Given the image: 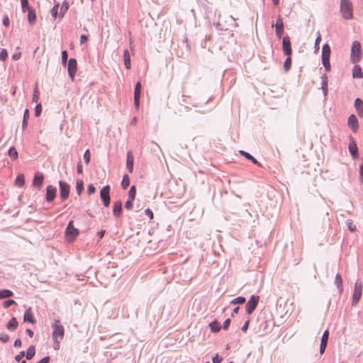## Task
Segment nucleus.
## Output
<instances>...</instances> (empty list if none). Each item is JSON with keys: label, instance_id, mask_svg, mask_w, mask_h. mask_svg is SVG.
<instances>
[{"label": "nucleus", "instance_id": "3c124183", "mask_svg": "<svg viewBox=\"0 0 363 363\" xmlns=\"http://www.w3.org/2000/svg\"><path fill=\"white\" fill-rule=\"evenodd\" d=\"M133 200H131L130 199L127 201L125 203V207L126 209L128 210H130L132 208H133Z\"/></svg>", "mask_w": 363, "mask_h": 363}, {"label": "nucleus", "instance_id": "4d7b16f0", "mask_svg": "<svg viewBox=\"0 0 363 363\" xmlns=\"http://www.w3.org/2000/svg\"><path fill=\"white\" fill-rule=\"evenodd\" d=\"M77 189L78 194H79L81 193V191H82V189H83L82 182H77Z\"/></svg>", "mask_w": 363, "mask_h": 363}, {"label": "nucleus", "instance_id": "f704fd0d", "mask_svg": "<svg viewBox=\"0 0 363 363\" xmlns=\"http://www.w3.org/2000/svg\"><path fill=\"white\" fill-rule=\"evenodd\" d=\"M28 21L31 23H33L36 20V15L34 11L33 10H28Z\"/></svg>", "mask_w": 363, "mask_h": 363}, {"label": "nucleus", "instance_id": "09e8293b", "mask_svg": "<svg viewBox=\"0 0 363 363\" xmlns=\"http://www.w3.org/2000/svg\"><path fill=\"white\" fill-rule=\"evenodd\" d=\"M96 189L93 184H89L87 188V192L89 195L95 193Z\"/></svg>", "mask_w": 363, "mask_h": 363}, {"label": "nucleus", "instance_id": "a211bd4d", "mask_svg": "<svg viewBox=\"0 0 363 363\" xmlns=\"http://www.w3.org/2000/svg\"><path fill=\"white\" fill-rule=\"evenodd\" d=\"M348 125L354 132L357 130L359 125L357 117L354 115L350 116L348 118Z\"/></svg>", "mask_w": 363, "mask_h": 363}, {"label": "nucleus", "instance_id": "7c9ffc66", "mask_svg": "<svg viewBox=\"0 0 363 363\" xmlns=\"http://www.w3.org/2000/svg\"><path fill=\"white\" fill-rule=\"evenodd\" d=\"M240 153L242 155L245 156L248 160H250L254 164L259 165L258 161L254 157H252L251 155H250L249 153H247V152H245L243 150H240Z\"/></svg>", "mask_w": 363, "mask_h": 363}, {"label": "nucleus", "instance_id": "473e14b6", "mask_svg": "<svg viewBox=\"0 0 363 363\" xmlns=\"http://www.w3.org/2000/svg\"><path fill=\"white\" fill-rule=\"evenodd\" d=\"M335 283L337 285V288L342 290V280L340 274H337L335 276Z\"/></svg>", "mask_w": 363, "mask_h": 363}, {"label": "nucleus", "instance_id": "4c0bfd02", "mask_svg": "<svg viewBox=\"0 0 363 363\" xmlns=\"http://www.w3.org/2000/svg\"><path fill=\"white\" fill-rule=\"evenodd\" d=\"M218 325H219L218 323L216 321L212 322L210 324L211 330L213 332H218L220 330V327Z\"/></svg>", "mask_w": 363, "mask_h": 363}, {"label": "nucleus", "instance_id": "423d86ee", "mask_svg": "<svg viewBox=\"0 0 363 363\" xmlns=\"http://www.w3.org/2000/svg\"><path fill=\"white\" fill-rule=\"evenodd\" d=\"M330 48L329 45L325 44L322 49V62L327 71L330 69Z\"/></svg>", "mask_w": 363, "mask_h": 363}, {"label": "nucleus", "instance_id": "864d4df0", "mask_svg": "<svg viewBox=\"0 0 363 363\" xmlns=\"http://www.w3.org/2000/svg\"><path fill=\"white\" fill-rule=\"evenodd\" d=\"M25 355V352H21L18 354L16 355L15 357V359L16 362H20L22 358L24 357Z\"/></svg>", "mask_w": 363, "mask_h": 363}, {"label": "nucleus", "instance_id": "f8f14e48", "mask_svg": "<svg viewBox=\"0 0 363 363\" xmlns=\"http://www.w3.org/2000/svg\"><path fill=\"white\" fill-rule=\"evenodd\" d=\"M60 197L62 199L65 200L69 196V186L65 182H60Z\"/></svg>", "mask_w": 363, "mask_h": 363}, {"label": "nucleus", "instance_id": "412c9836", "mask_svg": "<svg viewBox=\"0 0 363 363\" xmlns=\"http://www.w3.org/2000/svg\"><path fill=\"white\" fill-rule=\"evenodd\" d=\"M354 106L358 115L360 117L363 116V101L359 98L356 99L354 101Z\"/></svg>", "mask_w": 363, "mask_h": 363}, {"label": "nucleus", "instance_id": "4468645a", "mask_svg": "<svg viewBox=\"0 0 363 363\" xmlns=\"http://www.w3.org/2000/svg\"><path fill=\"white\" fill-rule=\"evenodd\" d=\"M328 337H329V331L328 330H326L323 333V334L322 335V338H321V342H320V354H323L325 352V350L326 349L327 344H328Z\"/></svg>", "mask_w": 363, "mask_h": 363}, {"label": "nucleus", "instance_id": "0eeeda50", "mask_svg": "<svg viewBox=\"0 0 363 363\" xmlns=\"http://www.w3.org/2000/svg\"><path fill=\"white\" fill-rule=\"evenodd\" d=\"M362 283L360 281H357L354 284V290L352 295V305L356 306L357 303L359 302L361 295H362Z\"/></svg>", "mask_w": 363, "mask_h": 363}, {"label": "nucleus", "instance_id": "774afa93", "mask_svg": "<svg viewBox=\"0 0 363 363\" xmlns=\"http://www.w3.org/2000/svg\"><path fill=\"white\" fill-rule=\"evenodd\" d=\"M360 179L362 180V182H363V162H362V164L360 165Z\"/></svg>", "mask_w": 363, "mask_h": 363}, {"label": "nucleus", "instance_id": "a18cd8bd", "mask_svg": "<svg viewBox=\"0 0 363 363\" xmlns=\"http://www.w3.org/2000/svg\"><path fill=\"white\" fill-rule=\"evenodd\" d=\"M9 340V336L6 333H0V340L3 342H7Z\"/></svg>", "mask_w": 363, "mask_h": 363}, {"label": "nucleus", "instance_id": "1a4fd4ad", "mask_svg": "<svg viewBox=\"0 0 363 363\" xmlns=\"http://www.w3.org/2000/svg\"><path fill=\"white\" fill-rule=\"evenodd\" d=\"M110 186L108 185L104 186L100 191V196L103 201L104 205L107 207L110 204Z\"/></svg>", "mask_w": 363, "mask_h": 363}, {"label": "nucleus", "instance_id": "f3484780", "mask_svg": "<svg viewBox=\"0 0 363 363\" xmlns=\"http://www.w3.org/2000/svg\"><path fill=\"white\" fill-rule=\"evenodd\" d=\"M349 151L353 158L356 159L358 157V148L353 138L350 140L349 143Z\"/></svg>", "mask_w": 363, "mask_h": 363}, {"label": "nucleus", "instance_id": "de8ad7c7", "mask_svg": "<svg viewBox=\"0 0 363 363\" xmlns=\"http://www.w3.org/2000/svg\"><path fill=\"white\" fill-rule=\"evenodd\" d=\"M347 227H348V229L351 231V232H354L356 230V226L353 223L352 221L350 220L348 223H347Z\"/></svg>", "mask_w": 363, "mask_h": 363}, {"label": "nucleus", "instance_id": "49530a36", "mask_svg": "<svg viewBox=\"0 0 363 363\" xmlns=\"http://www.w3.org/2000/svg\"><path fill=\"white\" fill-rule=\"evenodd\" d=\"M68 58L67 52L66 50L62 52V61L63 65H66Z\"/></svg>", "mask_w": 363, "mask_h": 363}, {"label": "nucleus", "instance_id": "69168bd1", "mask_svg": "<svg viewBox=\"0 0 363 363\" xmlns=\"http://www.w3.org/2000/svg\"><path fill=\"white\" fill-rule=\"evenodd\" d=\"M29 118V111L26 109L24 112L23 120L27 121Z\"/></svg>", "mask_w": 363, "mask_h": 363}, {"label": "nucleus", "instance_id": "c9c22d12", "mask_svg": "<svg viewBox=\"0 0 363 363\" xmlns=\"http://www.w3.org/2000/svg\"><path fill=\"white\" fill-rule=\"evenodd\" d=\"M245 302V298L242 296H239L230 301V304L235 305V304H242Z\"/></svg>", "mask_w": 363, "mask_h": 363}, {"label": "nucleus", "instance_id": "79ce46f5", "mask_svg": "<svg viewBox=\"0 0 363 363\" xmlns=\"http://www.w3.org/2000/svg\"><path fill=\"white\" fill-rule=\"evenodd\" d=\"M8 57V53L6 49H1L0 52V60L1 61H5Z\"/></svg>", "mask_w": 363, "mask_h": 363}, {"label": "nucleus", "instance_id": "58836bf2", "mask_svg": "<svg viewBox=\"0 0 363 363\" xmlns=\"http://www.w3.org/2000/svg\"><path fill=\"white\" fill-rule=\"evenodd\" d=\"M291 58L290 56H288V57L286 59V60L284 62V65L285 70L288 71L291 68Z\"/></svg>", "mask_w": 363, "mask_h": 363}, {"label": "nucleus", "instance_id": "a878e982", "mask_svg": "<svg viewBox=\"0 0 363 363\" xmlns=\"http://www.w3.org/2000/svg\"><path fill=\"white\" fill-rule=\"evenodd\" d=\"M23 318H24V321L30 322L31 323H35V320L33 318V314L31 313V309L30 308H28L25 312Z\"/></svg>", "mask_w": 363, "mask_h": 363}, {"label": "nucleus", "instance_id": "ddd939ff", "mask_svg": "<svg viewBox=\"0 0 363 363\" xmlns=\"http://www.w3.org/2000/svg\"><path fill=\"white\" fill-rule=\"evenodd\" d=\"M276 35L279 38H281V37L283 35L284 33V23L282 21L281 17L279 16H278L276 22Z\"/></svg>", "mask_w": 363, "mask_h": 363}, {"label": "nucleus", "instance_id": "e433bc0d", "mask_svg": "<svg viewBox=\"0 0 363 363\" xmlns=\"http://www.w3.org/2000/svg\"><path fill=\"white\" fill-rule=\"evenodd\" d=\"M136 194V189L135 186H132L128 192L129 199L134 200Z\"/></svg>", "mask_w": 363, "mask_h": 363}, {"label": "nucleus", "instance_id": "f257e3e1", "mask_svg": "<svg viewBox=\"0 0 363 363\" xmlns=\"http://www.w3.org/2000/svg\"><path fill=\"white\" fill-rule=\"evenodd\" d=\"M52 340L54 341V349L58 350L60 347V342L62 340L65 335L64 327L60 325L59 320H55L52 325Z\"/></svg>", "mask_w": 363, "mask_h": 363}, {"label": "nucleus", "instance_id": "c85d7f7f", "mask_svg": "<svg viewBox=\"0 0 363 363\" xmlns=\"http://www.w3.org/2000/svg\"><path fill=\"white\" fill-rule=\"evenodd\" d=\"M35 347L33 345L30 346L26 352V359H31L33 357V356L35 355Z\"/></svg>", "mask_w": 363, "mask_h": 363}, {"label": "nucleus", "instance_id": "9b49d317", "mask_svg": "<svg viewBox=\"0 0 363 363\" xmlns=\"http://www.w3.org/2000/svg\"><path fill=\"white\" fill-rule=\"evenodd\" d=\"M282 49L284 53L286 55L290 56L291 55L292 50L291 47L290 38L288 35H286L283 38Z\"/></svg>", "mask_w": 363, "mask_h": 363}, {"label": "nucleus", "instance_id": "393cba45", "mask_svg": "<svg viewBox=\"0 0 363 363\" xmlns=\"http://www.w3.org/2000/svg\"><path fill=\"white\" fill-rule=\"evenodd\" d=\"M352 76L354 78H362L363 77V73L362 68L359 65H355L352 69Z\"/></svg>", "mask_w": 363, "mask_h": 363}, {"label": "nucleus", "instance_id": "dca6fc26", "mask_svg": "<svg viewBox=\"0 0 363 363\" xmlns=\"http://www.w3.org/2000/svg\"><path fill=\"white\" fill-rule=\"evenodd\" d=\"M57 189L51 185L48 186L46 189V200L52 201L56 196Z\"/></svg>", "mask_w": 363, "mask_h": 363}, {"label": "nucleus", "instance_id": "9d476101", "mask_svg": "<svg viewBox=\"0 0 363 363\" xmlns=\"http://www.w3.org/2000/svg\"><path fill=\"white\" fill-rule=\"evenodd\" d=\"M77 69V62L74 58L69 59L68 62V73L73 81Z\"/></svg>", "mask_w": 363, "mask_h": 363}, {"label": "nucleus", "instance_id": "2eb2a0df", "mask_svg": "<svg viewBox=\"0 0 363 363\" xmlns=\"http://www.w3.org/2000/svg\"><path fill=\"white\" fill-rule=\"evenodd\" d=\"M141 91V84L140 82H138L135 87L134 92V104L137 109L139 108L140 106V96Z\"/></svg>", "mask_w": 363, "mask_h": 363}, {"label": "nucleus", "instance_id": "6ab92c4d", "mask_svg": "<svg viewBox=\"0 0 363 363\" xmlns=\"http://www.w3.org/2000/svg\"><path fill=\"white\" fill-rule=\"evenodd\" d=\"M134 157L131 152L127 153L126 167L130 173L133 171Z\"/></svg>", "mask_w": 363, "mask_h": 363}, {"label": "nucleus", "instance_id": "72a5a7b5", "mask_svg": "<svg viewBox=\"0 0 363 363\" xmlns=\"http://www.w3.org/2000/svg\"><path fill=\"white\" fill-rule=\"evenodd\" d=\"M129 185H130L129 177L127 174H125L123 177L121 186L124 189H126Z\"/></svg>", "mask_w": 363, "mask_h": 363}, {"label": "nucleus", "instance_id": "338daca9", "mask_svg": "<svg viewBox=\"0 0 363 363\" xmlns=\"http://www.w3.org/2000/svg\"><path fill=\"white\" fill-rule=\"evenodd\" d=\"M3 23L5 26H9V19L8 17H5L3 20Z\"/></svg>", "mask_w": 363, "mask_h": 363}, {"label": "nucleus", "instance_id": "cd10ccee", "mask_svg": "<svg viewBox=\"0 0 363 363\" xmlns=\"http://www.w3.org/2000/svg\"><path fill=\"white\" fill-rule=\"evenodd\" d=\"M15 184L18 187H23L25 184L23 174H18L16 179Z\"/></svg>", "mask_w": 363, "mask_h": 363}, {"label": "nucleus", "instance_id": "680f3d73", "mask_svg": "<svg viewBox=\"0 0 363 363\" xmlns=\"http://www.w3.org/2000/svg\"><path fill=\"white\" fill-rule=\"evenodd\" d=\"M50 359V357H45L37 363H49Z\"/></svg>", "mask_w": 363, "mask_h": 363}, {"label": "nucleus", "instance_id": "0e129e2a", "mask_svg": "<svg viewBox=\"0 0 363 363\" xmlns=\"http://www.w3.org/2000/svg\"><path fill=\"white\" fill-rule=\"evenodd\" d=\"M14 346L18 347H21V340L20 339L16 340L14 342Z\"/></svg>", "mask_w": 363, "mask_h": 363}, {"label": "nucleus", "instance_id": "6e6d98bb", "mask_svg": "<svg viewBox=\"0 0 363 363\" xmlns=\"http://www.w3.org/2000/svg\"><path fill=\"white\" fill-rule=\"evenodd\" d=\"M222 362V358L218 356V354H216L215 357H213V363H220Z\"/></svg>", "mask_w": 363, "mask_h": 363}, {"label": "nucleus", "instance_id": "37998d69", "mask_svg": "<svg viewBox=\"0 0 363 363\" xmlns=\"http://www.w3.org/2000/svg\"><path fill=\"white\" fill-rule=\"evenodd\" d=\"M91 154L89 150H86L84 154V160L86 164H89L90 162Z\"/></svg>", "mask_w": 363, "mask_h": 363}, {"label": "nucleus", "instance_id": "aec40b11", "mask_svg": "<svg viewBox=\"0 0 363 363\" xmlns=\"http://www.w3.org/2000/svg\"><path fill=\"white\" fill-rule=\"evenodd\" d=\"M44 176L43 173L41 172H37L35 174L33 181V185L34 186H38L40 187L43 182Z\"/></svg>", "mask_w": 363, "mask_h": 363}, {"label": "nucleus", "instance_id": "e2e57ef3", "mask_svg": "<svg viewBox=\"0 0 363 363\" xmlns=\"http://www.w3.org/2000/svg\"><path fill=\"white\" fill-rule=\"evenodd\" d=\"M249 323H250V321H249V320H247V321L244 323V325H243V326H242V331L245 332V331L247 330V328H248V325H249Z\"/></svg>", "mask_w": 363, "mask_h": 363}, {"label": "nucleus", "instance_id": "2f4dec72", "mask_svg": "<svg viewBox=\"0 0 363 363\" xmlns=\"http://www.w3.org/2000/svg\"><path fill=\"white\" fill-rule=\"evenodd\" d=\"M9 156L13 160H16L18 158V152L14 147H12L9 150Z\"/></svg>", "mask_w": 363, "mask_h": 363}, {"label": "nucleus", "instance_id": "c03bdc74", "mask_svg": "<svg viewBox=\"0 0 363 363\" xmlns=\"http://www.w3.org/2000/svg\"><path fill=\"white\" fill-rule=\"evenodd\" d=\"M13 304H16V301L14 300H7L4 302L3 306L5 308H7Z\"/></svg>", "mask_w": 363, "mask_h": 363}, {"label": "nucleus", "instance_id": "bb28decb", "mask_svg": "<svg viewBox=\"0 0 363 363\" xmlns=\"http://www.w3.org/2000/svg\"><path fill=\"white\" fill-rule=\"evenodd\" d=\"M13 295V293L11 290H9V289L0 290V299L11 297Z\"/></svg>", "mask_w": 363, "mask_h": 363}, {"label": "nucleus", "instance_id": "20e7f679", "mask_svg": "<svg viewBox=\"0 0 363 363\" xmlns=\"http://www.w3.org/2000/svg\"><path fill=\"white\" fill-rule=\"evenodd\" d=\"M79 230L74 226V221L70 220L65 230V238L69 242L74 241L79 235Z\"/></svg>", "mask_w": 363, "mask_h": 363}, {"label": "nucleus", "instance_id": "6e6552de", "mask_svg": "<svg viewBox=\"0 0 363 363\" xmlns=\"http://www.w3.org/2000/svg\"><path fill=\"white\" fill-rule=\"evenodd\" d=\"M259 302V296H252L250 299L247 301L245 309L248 314H251L256 308Z\"/></svg>", "mask_w": 363, "mask_h": 363}, {"label": "nucleus", "instance_id": "603ef678", "mask_svg": "<svg viewBox=\"0 0 363 363\" xmlns=\"http://www.w3.org/2000/svg\"><path fill=\"white\" fill-rule=\"evenodd\" d=\"M42 111V106L40 104H38L35 107V116H39Z\"/></svg>", "mask_w": 363, "mask_h": 363}, {"label": "nucleus", "instance_id": "5fc2aeb1", "mask_svg": "<svg viewBox=\"0 0 363 363\" xmlns=\"http://www.w3.org/2000/svg\"><path fill=\"white\" fill-rule=\"evenodd\" d=\"M145 213L150 218V219H152L153 218V213L152 211L150 209V208H147L145 211Z\"/></svg>", "mask_w": 363, "mask_h": 363}, {"label": "nucleus", "instance_id": "b1692460", "mask_svg": "<svg viewBox=\"0 0 363 363\" xmlns=\"http://www.w3.org/2000/svg\"><path fill=\"white\" fill-rule=\"evenodd\" d=\"M123 58H124V64H125V67L128 69H130V66H131L130 57L129 51L128 50H124Z\"/></svg>", "mask_w": 363, "mask_h": 363}, {"label": "nucleus", "instance_id": "bf43d9fd", "mask_svg": "<svg viewBox=\"0 0 363 363\" xmlns=\"http://www.w3.org/2000/svg\"><path fill=\"white\" fill-rule=\"evenodd\" d=\"M88 40V36L86 35H82L80 37V43L84 44Z\"/></svg>", "mask_w": 363, "mask_h": 363}, {"label": "nucleus", "instance_id": "8fccbe9b", "mask_svg": "<svg viewBox=\"0 0 363 363\" xmlns=\"http://www.w3.org/2000/svg\"><path fill=\"white\" fill-rule=\"evenodd\" d=\"M321 40V37H320V34L318 33V36L315 39V48L316 50H318L319 49V43Z\"/></svg>", "mask_w": 363, "mask_h": 363}, {"label": "nucleus", "instance_id": "7ed1b4c3", "mask_svg": "<svg viewBox=\"0 0 363 363\" xmlns=\"http://www.w3.org/2000/svg\"><path fill=\"white\" fill-rule=\"evenodd\" d=\"M362 58V48L361 44L359 41L355 40L353 42L351 48L350 60L352 63L355 64L360 61Z\"/></svg>", "mask_w": 363, "mask_h": 363}, {"label": "nucleus", "instance_id": "ea45409f", "mask_svg": "<svg viewBox=\"0 0 363 363\" xmlns=\"http://www.w3.org/2000/svg\"><path fill=\"white\" fill-rule=\"evenodd\" d=\"M22 10L23 12L30 10L28 1V0H21Z\"/></svg>", "mask_w": 363, "mask_h": 363}, {"label": "nucleus", "instance_id": "052dcab7", "mask_svg": "<svg viewBox=\"0 0 363 363\" xmlns=\"http://www.w3.org/2000/svg\"><path fill=\"white\" fill-rule=\"evenodd\" d=\"M230 323V319H226L225 321L223 323V329L226 330L228 328Z\"/></svg>", "mask_w": 363, "mask_h": 363}, {"label": "nucleus", "instance_id": "5701e85b", "mask_svg": "<svg viewBox=\"0 0 363 363\" xmlns=\"http://www.w3.org/2000/svg\"><path fill=\"white\" fill-rule=\"evenodd\" d=\"M18 327V321L16 318H12L10 319L9 323L6 325V328L9 330L13 331Z\"/></svg>", "mask_w": 363, "mask_h": 363}, {"label": "nucleus", "instance_id": "13d9d810", "mask_svg": "<svg viewBox=\"0 0 363 363\" xmlns=\"http://www.w3.org/2000/svg\"><path fill=\"white\" fill-rule=\"evenodd\" d=\"M21 57V52H16V53H14L13 55H12V58L13 60L16 61L18 60H19Z\"/></svg>", "mask_w": 363, "mask_h": 363}, {"label": "nucleus", "instance_id": "39448f33", "mask_svg": "<svg viewBox=\"0 0 363 363\" xmlns=\"http://www.w3.org/2000/svg\"><path fill=\"white\" fill-rule=\"evenodd\" d=\"M60 4H57L54 6V7L51 10V14L54 19H56L58 16L60 19L65 16V13L69 9V4L67 1H64L58 11Z\"/></svg>", "mask_w": 363, "mask_h": 363}, {"label": "nucleus", "instance_id": "f03ea898", "mask_svg": "<svg viewBox=\"0 0 363 363\" xmlns=\"http://www.w3.org/2000/svg\"><path fill=\"white\" fill-rule=\"evenodd\" d=\"M340 12L345 19L350 20L353 18V7L350 0H341Z\"/></svg>", "mask_w": 363, "mask_h": 363}, {"label": "nucleus", "instance_id": "a19ab883", "mask_svg": "<svg viewBox=\"0 0 363 363\" xmlns=\"http://www.w3.org/2000/svg\"><path fill=\"white\" fill-rule=\"evenodd\" d=\"M39 97H40V93L38 89V86H36L34 89V93H33V101L37 102L39 99Z\"/></svg>", "mask_w": 363, "mask_h": 363}, {"label": "nucleus", "instance_id": "c756f323", "mask_svg": "<svg viewBox=\"0 0 363 363\" xmlns=\"http://www.w3.org/2000/svg\"><path fill=\"white\" fill-rule=\"evenodd\" d=\"M322 78V89L323 91V94L325 96L328 94V79L325 75H324Z\"/></svg>", "mask_w": 363, "mask_h": 363}, {"label": "nucleus", "instance_id": "4be33fe9", "mask_svg": "<svg viewBox=\"0 0 363 363\" xmlns=\"http://www.w3.org/2000/svg\"><path fill=\"white\" fill-rule=\"evenodd\" d=\"M122 210V203L121 201H116L113 204V213L115 216H119Z\"/></svg>", "mask_w": 363, "mask_h": 363}]
</instances>
